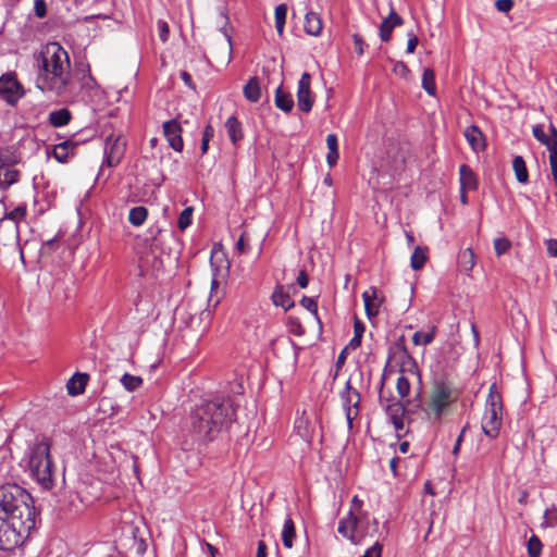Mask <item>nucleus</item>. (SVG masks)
Segmentation results:
<instances>
[{
  "label": "nucleus",
  "instance_id": "obj_64",
  "mask_svg": "<svg viewBox=\"0 0 557 557\" xmlns=\"http://www.w3.org/2000/svg\"><path fill=\"white\" fill-rule=\"evenodd\" d=\"M181 77H182V79L184 81V83H185L186 85H188L189 87H191V76H190V74H189V73H187V72H185V71H184V72H182V73H181Z\"/></svg>",
  "mask_w": 557,
  "mask_h": 557
},
{
  "label": "nucleus",
  "instance_id": "obj_17",
  "mask_svg": "<svg viewBox=\"0 0 557 557\" xmlns=\"http://www.w3.org/2000/svg\"><path fill=\"white\" fill-rule=\"evenodd\" d=\"M304 29L308 35L319 37L322 33L321 16L312 11L307 12L305 16Z\"/></svg>",
  "mask_w": 557,
  "mask_h": 557
},
{
  "label": "nucleus",
  "instance_id": "obj_26",
  "mask_svg": "<svg viewBox=\"0 0 557 557\" xmlns=\"http://www.w3.org/2000/svg\"><path fill=\"white\" fill-rule=\"evenodd\" d=\"M244 96L250 102H258L261 98V87L257 77H251L243 89Z\"/></svg>",
  "mask_w": 557,
  "mask_h": 557
},
{
  "label": "nucleus",
  "instance_id": "obj_10",
  "mask_svg": "<svg viewBox=\"0 0 557 557\" xmlns=\"http://www.w3.org/2000/svg\"><path fill=\"white\" fill-rule=\"evenodd\" d=\"M343 408L346 414L348 429H352L354 420L360 412V394L347 383L346 389L342 394Z\"/></svg>",
  "mask_w": 557,
  "mask_h": 557
},
{
  "label": "nucleus",
  "instance_id": "obj_33",
  "mask_svg": "<svg viewBox=\"0 0 557 557\" xmlns=\"http://www.w3.org/2000/svg\"><path fill=\"white\" fill-rule=\"evenodd\" d=\"M295 537V524L292 518H286L282 530V541L286 548H292Z\"/></svg>",
  "mask_w": 557,
  "mask_h": 557
},
{
  "label": "nucleus",
  "instance_id": "obj_19",
  "mask_svg": "<svg viewBox=\"0 0 557 557\" xmlns=\"http://www.w3.org/2000/svg\"><path fill=\"white\" fill-rule=\"evenodd\" d=\"M465 137L474 151L482 150L485 147L483 134L475 125L466 128Z\"/></svg>",
  "mask_w": 557,
  "mask_h": 557
},
{
  "label": "nucleus",
  "instance_id": "obj_25",
  "mask_svg": "<svg viewBox=\"0 0 557 557\" xmlns=\"http://www.w3.org/2000/svg\"><path fill=\"white\" fill-rule=\"evenodd\" d=\"M274 102L275 106L284 112H290L294 108V100L292 95L284 91L281 85L275 90Z\"/></svg>",
  "mask_w": 557,
  "mask_h": 557
},
{
  "label": "nucleus",
  "instance_id": "obj_32",
  "mask_svg": "<svg viewBox=\"0 0 557 557\" xmlns=\"http://www.w3.org/2000/svg\"><path fill=\"white\" fill-rule=\"evenodd\" d=\"M436 326L432 325L428 332L418 331L412 335V342L417 346L430 345L436 335Z\"/></svg>",
  "mask_w": 557,
  "mask_h": 557
},
{
  "label": "nucleus",
  "instance_id": "obj_54",
  "mask_svg": "<svg viewBox=\"0 0 557 557\" xmlns=\"http://www.w3.org/2000/svg\"><path fill=\"white\" fill-rule=\"evenodd\" d=\"M393 72L401 77H406L409 73V69L404 62L398 61L394 64Z\"/></svg>",
  "mask_w": 557,
  "mask_h": 557
},
{
  "label": "nucleus",
  "instance_id": "obj_53",
  "mask_svg": "<svg viewBox=\"0 0 557 557\" xmlns=\"http://www.w3.org/2000/svg\"><path fill=\"white\" fill-rule=\"evenodd\" d=\"M382 545L379 542H375L371 547H369L364 554L360 557H381L382 555Z\"/></svg>",
  "mask_w": 557,
  "mask_h": 557
},
{
  "label": "nucleus",
  "instance_id": "obj_56",
  "mask_svg": "<svg viewBox=\"0 0 557 557\" xmlns=\"http://www.w3.org/2000/svg\"><path fill=\"white\" fill-rule=\"evenodd\" d=\"M407 52L413 53L419 42L418 37L413 33H408Z\"/></svg>",
  "mask_w": 557,
  "mask_h": 557
},
{
  "label": "nucleus",
  "instance_id": "obj_44",
  "mask_svg": "<svg viewBox=\"0 0 557 557\" xmlns=\"http://www.w3.org/2000/svg\"><path fill=\"white\" fill-rule=\"evenodd\" d=\"M193 211V208L188 207L181 212L177 220V226L181 231L186 230L191 224Z\"/></svg>",
  "mask_w": 557,
  "mask_h": 557
},
{
  "label": "nucleus",
  "instance_id": "obj_46",
  "mask_svg": "<svg viewBox=\"0 0 557 557\" xmlns=\"http://www.w3.org/2000/svg\"><path fill=\"white\" fill-rule=\"evenodd\" d=\"M300 304L304 308H306L309 312H311L318 322H320L319 314H318V305L317 301L311 297H302L300 300Z\"/></svg>",
  "mask_w": 557,
  "mask_h": 557
},
{
  "label": "nucleus",
  "instance_id": "obj_22",
  "mask_svg": "<svg viewBox=\"0 0 557 557\" xmlns=\"http://www.w3.org/2000/svg\"><path fill=\"white\" fill-rule=\"evenodd\" d=\"M295 430L297 434L307 443L313 438V428L310 421L305 417V412L295 420Z\"/></svg>",
  "mask_w": 557,
  "mask_h": 557
},
{
  "label": "nucleus",
  "instance_id": "obj_31",
  "mask_svg": "<svg viewBox=\"0 0 557 557\" xmlns=\"http://www.w3.org/2000/svg\"><path fill=\"white\" fill-rule=\"evenodd\" d=\"M512 169L516 175V178L521 184H527L529 182V173L525 165V161L521 156H516L512 161Z\"/></svg>",
  "mask_w": 557,
  "mask_h": 557
},
{
  "label": "nucleus",
  "instance_id": "obj_8",
  "mask_svg": "<svg viewBox=\"0 0 557 557\" xmlns=\"http://www.w3.org/2000/svg\"><path fill=\"white\" fill-rule=\"evenodd\" d=\"M396 348L399 350L401 359L404 360L396 381V391L400 398H405L410 394L411 380L416 379L420 382L421 376L414 359L409 355L406 348L404 336L397 341Z\"/></svg>",
  "mask_w": 557,
  "mask_h": 557
},
{
  "label": "nucleus",
  "instance_id": "obj_51",
  "mask_svg": "<svg viewBox=\"0 0 557 557\" xmlns=\"http://www.w3.org/2000/svg\"><path fill=\"white\" fill-rule=\"evenodd\" d=\"M513 0H496L495 8L500 13H508L513 8Z\"/></svg>",
  "mask_w": 557,
  "mask_h": 557
},
{
  "label": "nucleus",
  "instance_id": "obj_61",
  "mask_svg": "<svg viewBox=\"0 0 557 557\" xmlns=\"http://www.w3.org/2000/svg\"><path fill=\"white\" fill-rule=\"evenodd\" d=\"M547 252L552 257H557V239L547 240Z\"/></svg>",
  "mask_w": 557,
  "mask_h": 557
},
{
  "label": "nucleus",
  "instance_id": "obj_48",
  "mask_svg": "<svg viewBox=\"0 0 557 557\" xmlns=\"http://www.w3.org/2000/svg\"><path fill=\"white\" fill-rule=\"evenodd\" d=\"M249 249H250L249 240L247 238L246 233L244 232V233H242V235L239 236V238L236 242L235 250L238 253H247L249 251Z\"/></svg>",
  "mask_w": 557,
  "mask_h": 557
},
{
  "label": "nucleus",
  "instance_id": "obj_6",
  "mask_svg": "<svg viewBox=\"0 0 557 557\" xmlns=\"http://www.w3.org/2000/svg\"><path fill=\"white\" fill-rule=\"evenodd\" d=\"M337 532L354 545H359L366 537H373L379 532V522L368 513H355L349 509L339 520Z\"/></svg>",
  "mask_w": 557,
  "mask_h": 557
},
{
  "label": "nucleus",
  "instance_id": "obj_3",
  "mask_svg": "<svg viewBox=\"0 0 557 557\" xmlns=\"http://www.w3.org/2000/svg\"><path fill=\"white\" fill-rule=\"evenodd\" d=\"M235 409L228 400H205L197 405L190 416V431L195 441H213L234 420Z\"/></svg>",
  "mask_w": 557,
  "mask_h": 557
},
{
  "label": "nucleus",
  "instance_id": "obj_38",
  "mask_svg": "<svg viewBox=\"0 0 557 557\" xmlns=\"http://www.w3.org/2000/svg\"><path fill=\"white\" fill-rule=\"evenodd\" d=\"M428 260L426 250L417 246L410 258V265L413 270H420L424 267Z\"/></svg>",
  "mask_w": 557,
  "mask_h": 557
},
{
  "label": "nucleus",
  "instance_id": "obj_47",
  "mask_svg": "<svg viewBox=\"0 0 557 557\" xmlns=\"http://www.w3.org/2000/svg\"><path fill=\"white\" fill-rule=\"evenodd\" d=\"M214 129L211 125H207L202 133L201 139V152L206 153L208 151L209 141L213 137Z\"/></svg>",
  "mask_w": 557,
  "mask_h": 557
},
{
  "label": "nucleus",
  "instance_id": "obj_15",
  "mask_svg": "<svg viewBox=\"0 0 557 557\" xmlns=\"http://www.w3.org/2000/svg\"><path fill=\"white\" fill-rule=\"evenodd\" d=\"M163 133L171 148L181 152L183 150L184 143L182 138V126L180 123L175 120L164 122Z\"/></svg>",
  "mask_w": 557,
  "mask_h": 557
},
{
  "label": "nucleus",
  "instance_id": "obj_45",
  "mask_svg": "<svg viewBox=\"0 0 557 557\" xmlns=\"http://www.w3.org/2000/svg\"><path fill=\"white\" fill-rule=\"evenodd\" d=\"M511 247V243L506 237H499L494 239L495 253L499 257L506 253Z\"/></svg>",
  "mask_w": 557,
  "mask_h": 557
},
{
  "label": "nucleus",
  "instance_id": "obj_2",
  "mask_svg": "<svg viewBox=\"0 0 557 557\" xmlns=\"http://www.w3.org/2000/svg\"><path fill=\"white\" fill-rule=\"evenodd\" d=\"M36 524L29 493L16 484L0 485V549L21 546Z\"/></svg>",
  "mask_w": 557,
  "mask_h": 557
},
{
  "label": "nucleus",
  "instance_id": "obj_4",
  "mask_svg": "<svg viewBox=\"0 0 557 557\" xmlns=\"http://www.w3.org/2000/svg\"><path fill=\"white\" fill-rule=\"evenodd\" d=\"M21 463L24 471L44 490H50L54 485L55 467L47 438H36L34 443L29 444Z\"/></svg>",
  "mask_w": 557,
  "mask_h": 557
},
{
  "label": "nucleus",
  "instance_id": "obj_35",
  "mask_svg": "<svg viewBox=\"0 0 557 557\" xmlns=\"http://www.w3.org/2000/svg\"><path fill=\"white\" fill-rule=\"evenodd\" d=\"M221 32L225 38V45L222 44V51L216 53V58H220L222 62L228 64L232 58L233 46L231 35L227 33L226 27L221 28Z\"/></svg>",
  "mask_w": 557,
  "mask_h": 557
},
{
  "label": "nucleus",
  "instance_id": "obj_14",
  "mask_svg": "<svg viewBox=\"0 0 557 557\" xmlns=\"http://www.w3.org/2000/svg\"><path fill=\"white\" fill-rule=\"evenodd\" d=\"M362 299L368 318L372 319L376 317L384 301L382 293L375 287H370L362 293Z\"/></svg>",
  "mask_w": 557,
  "mask_h": 557
},
{
  "label": "nucleus",
  "instance_id": "obj_18",
  "mask_svg": "<svg viewBox=\"0 0 557 557\" xmlns=\"http://www.w3.org/2000/svg\"><path fill=\"white\" fill-rule=\"evenodd\" d=\"M22 160V156L14 146L0 148V166H14Z\"/></svg>",
  "mask_w": 557,
  "mask_h": 557
},
{
  "label": "nucleus",
  "instance_id": "obj_36",
  "mask_svg": "<svg viewBox=\"0 0 557 557\" xmlns=\"http://www.w3.org/2000/svg\"><path fill=\"white\" fill-rule=\"evenodd\" d=\"M458 262L465 271H471L475 265V255L471 248H466L460 251Z\"/></svg>",
  "mask_w": 557,
  "mask_h": 557
},
{
  "label": "nucleus",
  "instance_id": "obj_9",
  "mask_svg": "<svg viewBox=\"0 0 557 557\" xmlns=\"http://www.w3.org/2000/svg\"><path fill=\"white\" fill-rule=\"evenodd\" d=\"M126 150V139L116 133L106 137L103 146V164L109 168L116 166L123 159Z\"/></svg>",
  "mask_w": 557,
  "mask_h": 557
},
{
  "label": "nucleus",
  "instance_id": "obj_29",
  "mask_svg": "<svg viewBox=\"0 0 557 557\" xmlns=\"http://www.w3.org/2000/svg\"><path fill=\"white\" fill-rule=\"evenodd\" d=\"M225 128L231 141L235 145L242 139V125L235 116H230L225 122Z\"/></svg>",
  "mask_w": 557,
  "mask_h": 557
},
{
  "label": "nucleus",
  "instance_id": "obj_62",
  "mask_svg": "<svg viewBox=\"0 0 557 557\" xmlns=\"http://www.w3.org/2000/svg\"><path fill=\"white\" fill-rule=\"evenodd\" d=\"M361 505H362V502L358 498V496H354L352 499H351V507H350V509H352V511L355 513H363L361 511Z\"/></svg>",
  "mask_w": 557,
  "mask_h": 557
},
{
  "label": "nucleus",
  "instance_id": "obj_30",
  "mask_svg": "<svg viewBox=\"0 0 557 557\" xmlns=\"http://www.w3.org/2000/svg\"><path fill=\"white\" fill-rule=\"evenodd\" d=\"M72 114L66 108L50 112L49 122L54 127H62L71 121Z\"/></svg>",
  "mask_w": 557,
  "mask_h": 557
},
{
  "label": "nucleus",
  "instance_id": "obj_37",
  "mask_svg": "<svg viewBox=\"0 0 557 557\" xmlns=\"http://www.w3.org/2000/svg\"><path fill=\"white\" fill-rule=\"evenodd\" d=\"M422 87L430 95L434 96L436 92L435 74L432 69H424L422 73Z\"/></svg>",
  "mask_w": 557,
  "mask_h": 557
},
{
  "label": "nucleus",
  "instance_id": "obj_1",
  "mask_svg": "<svg viewBox=\"0 0 557 557\" xmlns=\"http://www.w3.org/2000/svg\"><path fill=\"white\" fill-rule=\"evenodd\" d=\"M35 61L37 88L63 101H76L83 89L92 88L96 85L89 73L81 78L72 73L69 53L58 42H48L36 55Z\"/></svg>",
  "mask_w": 557,
  "mask_h": 557
},
{
  "label": "nucleus",
  "instance_id": "obj_27",
  "mask_svg": "<svg viewBox=\"0 0 557 557\" xmlns=\"http://www.w3.org/2000/svg\"><path fill=\"white\" fill-rule=\"evenodd\" d=\"M326 146L329 149V152L326 154V162L329 166H334L339 158L338 153V141L337 136L335 134H329L326 136Z\"/></svg>",
  "mask_w": 557,
  "mask_h": 557
},
{
  "label": "nucleus",
  "instance_id": "obj_39",
  "mask_svg": "<svg viewBox=\"0 0 557 557\" xmlns=\"http://www.w3.org/2000/svg\"><path fill=\"white\" fill-rule=\"evenodd\" d=\"M287 15V5L282 3L275 8L274 16H275V28L278 35H282L285 27Z\"/></svg>",
  "mask_w": 557,
  "mask_h": 557
},
{
  "label": "nucleus",
  "instance_id": "obj_59",
  "mask_svg": "<svg viewBox=\"0 0 557 557\" xmlns=\"http://www.w3.org/2000/svg\"><path fill=\"white\" fill-rule=\"evenodd\" d=\"M308 283H309V277H308L306 271L305 270L299 271L298 276H297V284L301 288H306L308 286Z\"/></svg>",
  "mask_w": 557,
  "mask_h": 557
},
{
  "label": "nucleus",
  "instance_id": "obj_41",
  "mask_svg": "<svg viewBox=\"0 0 557 557\" xmlns=\"http://www.w3.org/2000/svg\"><path fill=\"white\" fill-rule=\"evenodd\" d=\"M121 384L127 392H134L141 386L143 379L137 375H132L129 373H125L121 377Z\"/></svg>",
  "mask_w": 557,
  "mask_h": 557
},
{
  "label": "nucleus",
  "instance_id": "obj_21",
  "mask_svg": "<svg viewBox=\"0 0 557 557\" xmlns=\"http://www.w3.org/2000/svg\"><path fill=\"white\" fill-rule=\"evenodd\" d=\"M460 188L463 190H474L478 186L476 176L467 164L459 168Z\"/></svg>",
  "mask_w": 557,
  "mask_h": 557
},
{
  "label": "nucleus",
  "instance_id": "obj_60",
  "mask_svg": "<svg viewBox=\"0 0 557 557\" xmlns=\"http://www.w3.org/2000/svg\"><path fill=\"white\" fill-rule=\"evenodd\" d=\"M352 39H354V44H355L357 53L362 54L363 53V45H364L362 38L359 35L354 34Z\"/></svg>",
  "mask_w": 557,
  "mask_h": 557
},
{
  "label": "nucleus",
  "instance_id": "obj_5",
  "mask_svg": "<svg viewBox=\"0 0 557 557\" xmlns=\"http://www.w3.org/2000/svg\"><path fill=\"white\" fill-rule=\"evenodd\" d=\"M460 395L461 391L449 376L435 374L422 410L430 420L441 421Z\"/></svg>",
  "mask_w": 557,
  "mask_h": 557
},
{
  "label": "nucleus",
  "instance_id": "obj_13",
  "mask_svg": "<svg viewBox=\"0 0 557 557\" xmlns=\"http://www.w3.org/2000/svg\"><path fill=\"white\" fill-rule=\"evenodd\" d=\"M534 138L544 145L548 152L557 151V128L554 124L548 125V133L545 132L543 124H536L532 127Z\"/></svg>",
  "mask_w": 557,
  "mask_h": 557
},
{
  "label": "nucleus",
  "instance_id": "obj_7",
  "mask_svg": "<svg viewBox=\"0 0 557 557\" xmlns=\"http://www.w3.org/2000/svg\"><path fill=\"white\" fill-rule=\"evenodd\" d=\"M503 422V403L502 396L492 384L486 398L485 410L482 417L481 426L484 434L491 438H496Z\"/></svg>",
  "mask_w": 557,
  "mask_h": 557
},
{
  "label": "nucleus",
  "instance_id": "obj_12",
  "mask_svg": "<svg viewBox=\"0 0 557 557\" xmlns=\"http://www.w3.org/2000/svg\"><path fill=\"white\" fill-rule=\"evenodd\" d=\"M311 76L309 73H302L300 79L298 81L297 87V104L300 111L308 113L311 111L314 98L312 96L311 89Z\"/></svg>",
  "mask_w": 557,
  "mask_h": 557
},
{
  "label": "nucleus",
  "instance_id": "obj_63",
  "mask_svg": "<svg viewBox=\"0 0 557 557\" xmlns=\"http://www.w3.org/2000/svg\"><path fill=\"white\" fill-rule=\"evenodd\" d=\"M256 557H267V545L263 541L258 542L257 556Z\"/></svg>",
  "mask_w": 557,
  "mask_h": 557
},
{
  "label": "nucleus",
  "instance_id": "obj_28",
  "mask_svg": "<svg viewBox=\"0 0 557 557\" xmlns=\"http://www.w3.org/2000/svg\"><path fill=\"white\" fill-rule=\"evenodd\" d=\"M272 301L275 306L282 307L285 311L289 310L294 306L293 299L281 286L274 289L272 294Z\"/></svg>",
  "mask_w": 557,
  "mask_h": 557
},
{
  "label": "nucleus",
  "instance_id": "obj_24",
  "mask_svg": "<svg viewBox=\"0 0 557 557\" xmlns=\"http://www.w3.org/2000/svg\"><path fill=\"white\" fill-rule=\"evenodd\" d=\"M20 181V171L13 166H0V188L7 189Z\"/></svg>",
  "mask_w": 557,
  "mask_h": 557
},
{
  "label": "nucleus",
  "instance_id": "obj_58",
  "mask_svg": "<svg viewBox=\"0 0 557 557\" xmlns=\"http://www.w3.org/2000/svg\"><path fill=\"white\" fill-rule=\"evenodd\" d=\"M466 430H467V426H463L461 432H460V434H459V436L456 440V443H455L454 448H453V454L455 456H457L459 454V451H460V447H461V443H462Z\"/></svg>",
  "mask_w": 557,
  "mask_h": 557
},
{
  "label": "nucleus",
  "instance_id": "obj_55",
  "mask_svg": "<svg viewBox=\"0 0 557 557\" xmlns=\"http://www.w3.org/2000/svg\"><path fill=\"white\" fill-rule=\"evenodd\" d=\"M34 10H35L36 16H38V17L46 16L47 8H46L45 0H35Z\"/></svg>",
  "mask_w": 557,
  "mask_h": 557
},
{
  "label": "nucleus",
  "instance_id": "obj_52",
  "mask_svg": "<svg viewBox=\"0 0 557 557\" xmlns=\"http://www.w3.org/2000/svg\"><path fill=\"white\" fill-rule=\"evenodd\" d=\"M157 26H158L160 39L163 42L168 41L169 34H170V29H169L168 23L165 21L159 20L158 23H157Z\"/></svg>",
  "mask_w": 557,
  "mask_h": 557
},
{
  "label": "nucleus",
  "instance_id": "obj_57",
  "mask_svg": "<svg viewBox=\"0 0 557 557\" xmlns=\"http://www.w3.org/2000/svg\"><path fill=\"white\" fill-rule=\"evenodd\" d=\"M139 260H140V267H141V268H148V267H153V268H156V267H157V264H156V263L158 262V261H157V257H156L154 255L152 256V261L150 260L149 256H146V257H143V256H141V257L139 258Z\"/></svg>",
  "mask_w": 557,
  "mask_h": 557
},
{
  "label": "nucleus",
  "instance_id": "obj_34",
  "mask_svg": "<svg viewBox=\"0 0 557 557\" xmlns=\"http://www.w3.org/2000/svg\"><path fill=\"white\" fill-rule=\"evenodd\" d=\"M148 216V210L146 207L138 206L129 210L128 221L134 226H141Z\"/></svg>",
  "mask_w": 557,
  "mask_h": 557
},
{
  "label": "nucleus",
  "instance_id": "obj_20",
  "mask_svg": "<svg viewBox=\"0 0 557 557\" xmlns=\"http://www.w3.org/2000/svg\"><path fill=\"white\" fill-rule=\"evenodd\" d=\"M88 382V375L86 373H76L67 382L66 388L71 396H77L84 393Z\"/></svg>",
  "mask_w": 557,
  "mask_h": 557
},
{
  "label": "nucleus",
  "instance_id": "obj_42",
  "mask_svg": "<svg viewBox=\"0 0 557 557\" xmlns=\"http://www.w3.org/2000/svg\"><path fill=\"white\" fill-rule=\"evenodd\" d=\"M542 548L541 540L536 535H532L527 544L529 557H541Z\"/></svg>",
  "mask_w": 557,
  "mask_h": 557
},
{
  "label": "nucleus",
  "instance_id": "obj_49",
  "mask_svg": "<svg viewBox=\"0 0 557 557\" xmlns=\"http://www.w3.org/2000/svg\"><path fill=\"white\" fill-rule=\"evenodd\" d=\"M363 331H364V326L362 325L361 322L357 321L355 323V335L349 344L352 348L360 346Z\"/></svg>",
  "mask_w": 557,
  "mask_h": 557
},
{
  "label": "nucleus",
  "instance_id": "obj_11",
  "mask_svg": "<svg viewBox=\"0 0 557 557\" xmlns=\"http://www.w3.org/2000/svg\"><path fill=\"white\" fill-rule=\"evenodd\" d=\"M22 96V86L13 75L5 74L0 77V98L9 104H15Z\"/></svg>",
  "mask_w": 557,
  "mask_h": 557
},
{
  "label": "nucleus",
  "instance_id": "obj_43",
  "mask_svg": "<svg viewBox=\"0 0 557 557\" xmlns=\"http://www.w3.org/2000/svg\"><path fill=\"white\" fill-rule=\"evenodd\" d=\"M27 213V207L26 205H20L16 208H14L12 211L5 213L4 219H9L13 221L14 223L18 224L21 221H23Z\"/></svg>",
  "mask_w": 557,
  "mask_h": 557
},
{
  "label": "nucleus",
  "instance_id": "obj_23",
  "mask_svg": "<svg viewBox=\"0 0 557 557\" xmlns=\"http://www.w3.org/2000/svg\"><path fill=\"white\" fill-rule=\"evenodd\" d=\"M75 148V144L66 140L55 145L52 153L59 162L64 163L74 154Z\"/></svg>",
  "mask_w": 557,
  "mask_h": 557
},
{
  "label": "nucleus",
  "instance_id": "obj_16",
  "mask_svg": "<svg viewBox=\"0 0 557 557\" xmlns=\"http://www.w3.org/2000/svg\"><path fill=\"white\" fill-rule=\"evenodd\" d=\"M404 24V20L395 10H391L389 14L382 21L380 25V38L382 41H388L392 37L393 29Z\"/></svg>",
  "mask_w": 557,
  "mask_h": 557
},
{
  "label": "nucleus",
  "instance_id": "obj_50",
  "mask_svg": "<svg viewBox=\"0 0 557 557\" xmlns=\"http://www.w3.org/2000/svg\"><path fill=\"white\" fill-rule=\"evenodd\" d=\"M549 166L557 193V151H552V153H549Z\"/></svg>",
  "mask_w": 557,
  "mask_h": 557
},
{
  "label": "nucleus",
  "instance_id": "obj_40",
  "mask_svg": "<svg viewBox=\"0 0 557 557\" xmlns=\"http://www.w3.org/2000/svg\"><path fill=\"white\" fill-rule=\"evenodd\" d=\"M541 527L543 529L557 527V507L555 505L545 509Z\"/></svg>",
  "mask_w": 557,
  "mask_h": 557
}]
</instances>
